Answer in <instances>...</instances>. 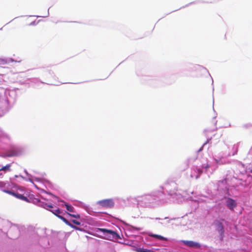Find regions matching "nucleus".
Wrapping results in <instances>:
<instances>
[{
  "label": "nucleus",
  "mask_w": 252,
  "mask_h": 252,
  "mask_svg": "<svg viewBox=\"0 0 252 252\" xmlns=\"http://www.w3.org/2000/svg\"><path fill=\"white\" fill-rule=\"evenodd\" d=\"M97 204L100 207L106 208H112L114 205V202L112 199H106L99 200L97 201Z\"/></svg>",
  "instance_id": "nucleus-1"
},
{
  "label": "nucleus",
  "mask_w": 252,
  "mask_h": 252,
  "mask_svg": "<svg viewBox=\"0 0 252 252\" xmlns=\"http://www.w3.org/2000/svg\"><path fill=\"white\" fill-rule=\"evenodd\" d=\"M99 230L103 232L104 233L109 235V237H112V238H116L118 236V234L116 232L111 230L107 229L105 228H99Z\"/></svg>",
  "instance_id": "nucleus-2"
},
{
  "label": "nucleus",
  "mask_w": 252,
  "mask_h": 252,
  "mask_svg": "<svg viewBox=\"0 0 252 252\" xmlns=\"http://www.w3.org/2000/svg\"><path fill=\"white\" fill-rule=\"evenodd\" d=\"M183 243L186 245L191 248H199L200 245L192 241H183Z\"/></svg>",
  "instance_id": "nucleus-3"
},
{
  "label": "nucleus",
  "mask_w": 252,
  "mask_h": 252,
  "mask_svg": "<svg viewBox=\"0 0 252 252\" xmlns=\"http://www.w3.org/2000/svg\"><path fill=\"white\" fill-rule=\"evenodd\" d=\"M226 205L230 210H233L236 207L237 203L234 200L228 198L226 201Z\"/></svg>",
  "instance_id": "nucleus-4"
},
{
  "label": "nucleus",
  "mask_w": 252,
  "mask_h": 252,
  "mask_svg": "<svg viewBox=\"0 0 252 252\" xmlns=\"http://www.w3.org/2000/svg\"><path fill=\"white\" fill-rule=\"evenodd\" d=\"M217 226V230L220 233V235L222 237L223 234L224 232V227L222 223L219 221H216L215 223Z\"/></svg>",
  "instance_id": "nucleus-5"
},
{
  "label": "nucleus",
  "mask_w": 252,
  "mask_h": 252,
  "mask_svg": "<svg viewBox=\"0 0 252 252\" xmlns=\"http://www.w3.org/2000/svg\"><path fill=\"white\" fill-rule=\"evenodd\" d=\"M11 164H7L6 165L1 167L0 166V171H4V172H9L11 171Z\"/></svg>",
  "instance_id": "nucleus-6"
},
{
  "label": "nucleus",
  "mask_w": 252,
  "mask_h": 252,
  "mask_svg": "<svg viewBox=\"0 0 252 252\" xmlns=\"http://www.w3.org/2000/svg\"><path fill=\"white\" fill-rule=\"evenodd\" d=\"M15 197H16L19 199L26 201L27 202H30L29 199L26 196H25L21 194H19V193H17Z\"/></svg>",
  "instance_id": "nucleus-7"
},
{
  "label": "nucleus",
  "mask_w": 252,
  "mask_h": 252,
  "mask_svg": "<svg viewBox=\"0 0 252 252\" xmlns=\"http://www.w3.org/2000/svg\"><path fill=\"white\" fill-rule=\"evenodd\" d=\"M149 236L152 237L160 240H167V239L166 238H165L161 235H159L152 234H149Z\"/></svg>",
  "instance_id": "nucleus-8"
},
{
  "label": "nucleus",
  "mask_w": 252,
  "mask_h": 252,
  "mask_svg": "<svg viewBox=\"0 0 252 252\" xmlns=\"http://www.w3.org/2000/svg\"><path fill=\"white\" fill-rule=\"evenodd\" d=\"M58 218L60 219L61 220H62L66 224L68 225V226H70L71 223H70L65 218L62 216H58Z\"/></svg>",
  "instance_id": "nucleus-9"
},
{
  "label": "nucleus",
  "mask_w": 252,
  "mask_h": 252,
  "mask_svg": "<svg viewBox=\"0 0 252 252\" xmlns=\"http://www.w3.org/2000/svg\"><path fill=\"white\" fill-rule=\"evenodd\" d=\"M64 206L66 207V209L67 211L70 212H74V208L70 205L65 203Z\"/></svg>",
  "instance_id": "nucleus-10"
},
{
  "label": "nucleus",
  "mask_w": 252,
  "mask_h": 252,
  "mask_svg": "<svg viewBox=\"0 0 252 252\" xmlns=\"http://www.w3.org/2000/svg\"><path fill=\"white\" fill-rule=\"evenodd\" d=\"M51 212L53 214L56 215L57 217H58V216H60L59 214L61 213L60 210L58 208L57 209L55 210H51Z\"/></svg>",
  "instance_id": "nucleus-11"
},
{
  "label": "nucleus",
  "mask_w": 252,
  "mask_h": 252,
  "mask_svg": "<svg viewBox=\"0 0 252 252\" xmlns=\"http://www.w3.org/2000/svg\"><path fill=\"white\" fill-rule=\"evenodd\" d=\"M68 214L72 217H73L74 218H76V219H79L80 218V216L79 214H70V213H68Z\"/></svg>",
  "instance_id": "nucleus-12"
},
{
  "label": "nucleus",
  "mask_w": 252,
  "mask_h": 252,
  "mask_svg": "<svg viewBox=\"0 0 252 252\" xmlns=\"http://www.w3.org/2000/svg\"><path fill=\"white\" fill-rule=\"evenodd\" d=\"M4 191L5 192L7 193L8 194L12 195L15 197L16 196V195L17 194V193H15V192L10 191V190H4Z\"/></svg>",
  "instance_id": "nucleus-13"
},
{
  "label": "nucleus",
  "mask_w": 252,
  "mask_h": 252,
  "mask_svg": "<svg viewBox=\"0 0 252 252\" xmlns=\"http://www.w3.org/2000/svg\"><path fill=\"white\" fill-rule=\"evenodd\" d=\"M72 222L75 224H76V225H80V222L78 221H77V220H72Z\"/></svg>",
  "instance_id": "nucleus-14"
},
{
  "label": "nucleus",
  "mask_w": 252,
  "mask_h": 252,
  "mask_svg": "<svg viewBox=\"0 0 252 252\" xmlns=\"http://www.w3.org/2000/svg\"><path fill=\"white\" fill-rule=\"evenodd\" d=\"M43 207L45 208H46V207L49 208H53V206L52 205H48L47 204H45L44 205H43Z\"/></svg>",
  "instance_id": "nucleus-15"
},
{
  "label": "nucleus",
  "mask_w": 252,
  "mask_h": 252,
  "mask_svg": "<svg viewBox=\"0 0 252 252\" xmlns=\"http://www.w3.org/2000/svg\"><path fill=\"white\" fill-rule=\"evenodd\" d=\"M70 226L71 227H72V228H73L75 229H76V230H80V229L79 227H77V226H75V225H73V224H71V225H70Z\"/></svg>",
  "instance_id": "nucleus-16"
},
{
  "label": "nucleus",
  "mask_w": 252,
  "mask_h": 252,
  "mask_svg": "<svg viewBox=\"0 0 252 252\" xmlns=\"http://www.w3.org/2000/svg\"><path fill=\"white\" fill-rule=\"evenodd\" d=\"M13 156V155L11 154V155H7V156H8V157H12Z\"/></svg>",
  "instance_id": "nucleus-17"
},
{
  "label": "nucleus",
  "mask_w": 252,
  "mask_h": 252,
  "mask_svg": "<svg viewBox=\"0 0 252 252\" xmlns=\"http://www.w3.org/2000/svg\"><path fill=\"white\" fill-rule=\"evenodd\" d=\"M156 219V220H160V218H157Z\"/></svg>",
  "instance_id": "nucleus-18"
},
{
  "label": "nucleus",
  "mask_w": 252,
  "mask_h": 252,
  "mask_svg": "<svg viewBox=\"0 0 252 252\" xmlns=\"http://www.w3.org/2000/svg\"><path fill=\"white\" fill-rule=\"evenodd\" d=\"M251 173H252V169L250 170Z\"/></svg>",
  "instance_id": "nucleus-19"
}]
</instances>
